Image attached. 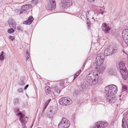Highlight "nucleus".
<instances>
[{
    "mask_svg": "<svg viewBox=\"0 0 128 128\" xmlns=\"http://www.w3.org/2000/svg\"><path fill=\"white\" fill-rule=\"evenodd\" d=\"M106 98L107 100L110 102H114L116 100L114 95L117 92L116 86L114 84L109 85L105 87Z\"/></svg>",
    "mask_w": 128,
    "mask_h": 128,
    "instance_id": "nucleus-1",
    "label": "nucleus"
},
{
    "mask_svg": "<svg viewBox=\"0 0 128 128\" xmlns=\"http://www.w3.org/2000/svg\"><path fill=\"white\" fill-rule=\"evenodd\" d=\"M86 79L90 84H95L98 79V72L96 70H92L86 76Z\"/></svg>",
    "mask_w": 128,
    "mask_h": 128,
    "instance_id": "nucleus-2",
    "label": "nucleus"
},
{
    "mask_svg": "<svg viewBox=\"0 0 128 128\" xmlns=\"http://www.w3.org/2000/svg\"><path fill=\"white\" fill-rule=\"evenodd\" d=\"M72 102V100L69 98H63L60 99L59 101L60 104L63 106H66L71 104Z\"/></svg>",
    "mask_w": 128,
    "mask_h": 128,
    "instance_id": "nucleus-3",
    "label": "nucleus"
},
{
    "mask_svg": "<svg viewBox=\"0 0 128 128\" xmlns=\"http://www.w3.org/2000/svg\"><path fill=\"white\" fill-rule=\"evenodd\" d=\"M70 126L68 120L66 119L63 118L58 124V128H68Z\"/></svg>",
    "mask_w": 128,
    "mask_h": 128,
    "instance_id": "nucleus-4",
    "label": "nucleus"
},
{
    "mask_svg": "<svg viewBox=\"0 0 128 128\" xmlns=\"http://www.w3.org/2000/svg\"><path fill=\"white\" fill-rule=\"evenodd\" d=\"M56 4L55 1L52 0H49L48 1V3L46 6L47 9L49 10H52L56 8Z\"/></svg>",
    "mask_w": 128,
    "mask_h": 128,
    "instance_id": "nucleus-5",
    "label": "nucleus"
},
{
    "mask_svg": "<svg viewBox=\"0 0 128 128\" xmlns=\"http://www.w3.org/2000/svg\"><path fill=\"white\" fill-rule=\"evenodd\" d=\"M104 56L103 54H99L97 56L96 59V62L95 64H100L103 63Z\"/></svg>",
    "mask_w": 128,
    "mask_h": 128,
    "instance_id": "nucleus-6",
    "label": "nucleus"
},
{
    "mask_svg": "<svg viewBox=\"0 0 128 128\" xmlns=\"http://www.w3.org/2000/svg\"><path fill=\"white\" fill-rule=\"evenodd\" d=\"M116 50V49L114 48L110 47V48H107L105 49L104 52V54L106 56L110 55L115 52Z\"/></svg>",
    "mask_w": 128,
    "mask_h": 128,
    "instance_id": "nucleus-7",
    "label": "nucleus"
},
{
    "mask_svg": "<svg viewBox=\"0 0 128 128\" xmlns=\"http://www.w3.org/2000/svg\"><path fill=\"white\" fill-rule=\"evenodd\" d=\"M122 36L125 43L128 44V30L126 29L123 30Z\"/></svg>",
    "mask_w": 128,
    "mask_h": 128,
    "instance_id": "nucleus-8",
    "label": "nucleus"
},
{
    "mask_svg": "<svg viewBox=\"0 0 128 128\" xmlns=\"http://www.w3.org/2000/svg\"><path fill=\"white\" fill-rule=\"evenodd\" d=\"M108 124L106 122H98L93 128H105L107 126Z\"/></svg>",
    "mask_w": 128,
    "mask_h": 128,
    "instance_id": "nucleus-9",
    "label": "nucleus"
},
{
    "mask_svg": "<svg viewBox=\"0 0 128 128\" xmlns=\"http://www.w3.org/2000/svg\"><path fill=\"white\" fill-rule=\"evenodd\" d=\"M95 64L96 65V68L99 73H102L104 71L106 67L102 63L99 64H98V63Z\"/></svg>",
    "mask_w": 128,
    "mask_h": 128,
    "instance_id": "nucleus-10",
    "label": "nucleus"
},
{
    "mask_svg": "<svg viewBox=\"0 0 128 128\" xmlns=\"http://www.w3.org/2000/svg\"><path fill=\"white\" fill-rule=\"evenodd\" d=\"M124 117L122 120V126L123 128H125L124 126L125 122L126 124L127 128H128V113L125 114H124Z\"/></svg>",
    "mask_w": 128,
    "mask_h": 128,
    "instance_id": "nucleus-11",
    "label": "nucleus"
},
{
    "mask_svg": "<svg viewBox=\"0 0 128 128\" xmlns=\"http://www.w3.org/2000/svg\"><path fill=\"white\" fill-rule=\"evenodd\" d=\"M102 30L106 34L109 33L110 30V28L109 26L104 23L102 24Z\"/></svg>",
    "mask_w": 128,
    "mask_h": 128,
    "instance_id": "nucleus-12",
    "label": "nucleus"
},
{
    "mask_svg": "<svg viewBox=\"0 0 128 128\" xmlns=\"http://www.w3.org/2000/svg\"><path fill=\"white\" fill-rule=\"evenodd\" d=\"M61 2L64 6H71L72 4V0H62Z\"/></svg>",
    "mask_w": 128,
    "mask_h": 128,
    "instance_id": "nucleus-13",
    "label": "nucleus"
},
{
    "mask_svg": "<svg viewBox=\"0 0 128 128\" xmlns=\"http://www.w3.org/2000/svg\"><path fill=\"white\" fill-rule=\"evenodd\" d=\"M8 23L10 28H14L16 27V23L14 20L12 19H10L8 20Z\"/></svg>",
    "mask_w": 128,
    "mask_h": 128,
    "instance_id": "nucleus-14",
    "label": "nucleus"
},
{
    "mask_svg": "<svg viewBox=\"0 0 128 128\" xmlns=\"http://www.w3.org/2000/svg\"><path fill=\"white\" fill-rule=\"evenodd\" d=\"M122 76V77L124 80H126L128 77V71L127 70H124V71L122 72L121 71L120 72Z\"/></svg>",
    "mask_w": 128,
    "mask_h": 128,
    "instance_id": "nucleus-15",
    "label": "nucleus"
},
{
    "mask_svg": "<svg viewBox=\"0 0 128 128\" xmlns=\"http://www.w3.org/2000/svg\"><path fill=\"white\" fill-rule=\"evenodd\" d=\"M120 67V71L121 72V71L122 72L124 71V70H127L124 66V64L122 62H120L119 64Z\"/></svg>",
    "mask_w": 128,
    "mask_h": 128,
    "instance_id": "nucleus-16",
    "label": "nucleus"
},
{
    "mask_svg": "<svg viewBox=\"0 0 128 128\" xmlns=\"http://www.w3.org/2000/svg\"><path fill=\"white\" fill-rule=\"evenodd\" d=\"M32 5L29 4H28L22 6L21 7L22 9L23 10H28L29 8L31 7Z\"/></svg>",
    "mask_w": 128,
    "mask_h": 128,
    "instance_id": "nucleus-17",
    "label": "nucleus"
},
{
    "mask_svg": "<svg viewBox=\"0 0 128 128\" xmlns=\"http://www.w3.org/2000/svg\"><path fill=\"white\" fill-rule=\"evenodd\" d=\"M127 90V88L126 86H123V87L122 89V91L121 92V95H120V98L121 97V96H124V95H122V94H123L124 93H125V91L126 90Z\"/></svg>",
    "mask_w": 128,
    "mask_h": 128,
    "instance_id": "nucleus-18",
    "label": "nucleus"
},
{
    "mask_svg": "<svg viewBox=\"0 0 128 128\" xmlns=\"http://www.w3.org/2000/svg\"><path fill=\"white\" fill-rule=\"evenodd\" d=\"M17 112H19V113H18V116H20V120H21L22 119H24V114H22L20 112V111L19 110H17Z\"/></svg>",
    "mask_w": 128,
    "mask_h": 128,
    "instance_id": "nucleus-19",
    "label": "nucleus"
},
{
    "mask_svg": "<svg viewBox=\"0 0 128 128\" xmlns=\"http://www.w3.org/2000/svg\"><path fill=\"white\" fill-rule=\"evenodd\" d=\"M45 90L46 92L47 93H49L50 92V87L48 86H45Z\"/></svg>",
    "mask_w": 128,
    "mask_h": 128,
    "instance_id": "nucleus-20",
    "label": "nucleus"
},
{
    "mask_svg": "<svg viewBox=\"0 0 128 128\" xmlns=\"http://www.w3.org/2000/svg\"><path fill=\"white\" fill-rule=\"evenodd\" d=\"M13 103L15 106L18 105L19 103V99L18 98L14 99L13 101Z\"/></svg>",
    "mask_w": 128,
    "mask_h": 128,
    "instance_id": "nucleus-21",
    "label": "nucleus"
},
{
    "mask_svg": "<svg viewBox=\"0 0 128 128\" xmlns=\"http://www.w3.org/2000/svg\"><path fill=\"white\" fill-rule=\"evenodd\" d=\"M81 72V70H80L74 74V80L80 74Z\"/></svg>",
    "mask_w": 128,
    "mask_h": 128,
    "instance_id": "nucleus-22",
    "label": "nucleus"
},
{
    "mask_svg": "<svg viewBox=\"0 0 128 128\" xmlns=\"http://www.w3.org/2000/svg\"><path fill=\"white\" fill-rule=\"evenodd\" d=\"M30 56L29 54V53L27 51L26 52V60H28L29 61L30 60V58H29Z\"/></svg>",
    "mask_w": 128,
    "mask_h": 128,
    "instance_id": "nucleus-23",
    "label": "nucleus"
},
{
    "mask_svg": "<svg viewBox=\"0 0 128 128\" xmlns=\"http://www.w3.org/2000/svg\"><path fill=\"white\" fill-rule=\"evenodd\" d=\"M25 118H24V119H22L21 120H20L21 122L22 123V124H25L26 123L27 121L25 120Z\"/></svg>",
    "mask_w": 128,
    "mask_h": 128,
    "instance_id": "nucleus-24",
    "label": "nucleus"
},
{
    "mask_svg": "<svg viewBox=\"0 0 128 128\" xmlns=\"http://www.w3.org/2000/svg\"><path fill=\"white\" fill-rule=\"evenodd\" d=\"M4 53L2 52L0 55V60H3L4 59Z\"/></svg>",
    "mask_w": 128,
    "mask_h": 128,
    "instance_id": "nucleus-25",
    "label": "nucleus"
},
{
    "mask_svg": "<svg viewBox=\"0 0 128 128\" xmlns=\"http://www.w3.org/2000/svg\"><path fill=\"white\" fill-rule=\"evenodd\" d=\"M23 24L26 25H30L31 24V22H29L28 20L24 21L23 22Z\"/></svg>",
    "mask_w": 128,
    "mask_h": 128,
    "instance_id": "nucleus-26",
    "label": "nucleus"
},
{
    "mask_svg": "<svg viewBox=\"0 0 128 128\" xmlns=\"http://www.w3.org/2000/svg\"><path fill=\"white\" fill-rule=\"evenodd\" d=\"M14 32V30L12 28L8 29V32L10 34H11Z\"/></svg>",
    "mask_w": 128,
    "mask_h": 128,
    "instance_id": "nucleus-27",
    "label": "nucleus"
},
{
    "mask_svg": "<svg viewBox=\"0 0 128 128\" xmlns=\"http://www.w3.org/2000/svg\"><path fill=\"white\" fill-rule=\"evenodd\" d=\"M54 92L57 93V94H58L60 93V90L58 88H56L55 89Z\"/></svg>",
    "mask_w": 128,
    "mask_h": 128,
    "instance_id": "nucleus-28",
    "label": "nucleus"
},
{
    "mask_svg": "<svg viewBox=\"0 0 128 128\" xmlns=\"http://www.w3.org/2000/svg\"><path fill=\"white\" fill-rule=\"evenodd\" d=\"M80 87L82 88V90H84L86 88V86L85 84H82L81 85Z\"/></svg>",
    "mask_w": 128,
    "mask_h": 128,
    "instance_id": "nucleus-29",
    "label": "nucleus"
},
{
    "mask_svg": "<svg viewBox=\"0 0 128 128\" xmlns=\"http://www.w3.org/2000/svg\"><path fill=\"white\" fill-rule=\"evenodd\" d=\"M28 20L29 22H31V23H32V21L33 20V19L32 17L31 16H30L29 17Z\"/></svg>",
    "mask_w": 128,
    "mask_h": 128,
    "instance_id": "nucleus-30",
    "label": "nucleus"
},
{
    "mask_svg": "<svg viewBox=\"0 0 128 128\" xmlns=\"http://www.w3.org/2000/svg\"><path fill=\"white\" fill-rule=\"evenodd\" d=\"M79 94V92L78 90H76L74 92V95H78Z\"/></svg>",
    "mask_w": 128,
    "mask_h": 128,
    "instance_id": "nucleus-31",
    "label": "nucleus"
},
{
    "mask_svg": "<svg viewBox=\"0 0 128 128\" xmlns=\"http://www.w3.org/2000/svg\"><path fill=\"white\" fill-rule=\"evenodd\" d=\"M38 0H33L31 1L32 4H36L38 3Z\"/></svg>",
    "mask_w": 128,
    "mask_h": 128,
    "instance_id": "nucleus-32",
    "label": "nucleus"
},
{
    "mask_svg": "<svg viewBox=\"0 0 128 128\" xmlns=\"http://www.w3.org/2000/svg\"><path fill=\"white\" fill-rule=\"evenodd\" d=\"M18 91L19 92H23V90L22 88H20L18 89Z\"/></svg>",
    "mask_w": 128,
    "mask_h": 128,
    "instance_id": "nucleus-33",
    "label": "nucleus"
},
{
    "mask_svg": "<svg viewBox=\"0 0 128 128\" xmlns=\"http://www.w3.org/2000/svg\"><path fill=\"white\" fill-rule=\"evenodd\" d=\"M51 99H49L47 101H46V102L45 104L46 105H48L49 103L50 102Z\"/></svg>",
    "mask_w": 128,
    "mask_h": 128,
    "instance_id": "nucleus-34",
    "label": "nucleus"
},
{
    "mask_svg": "<svg viewBox=\"0 0 128 128\" xmlns=\"http://www.w3.org/2000/svg\"><path fill=\"white\" fill-rule=\"evenodd\" d=\"M64 82L63 80L61 81L60 82V84L61 86L63 87Z\"/></svg>",
    "mask_w": 128,
    "mask_h": 128,
    "instance_id": "nucleus-35",
    "label": "nucleus"
},
{
    "mask_svg": "<svg viewBox=\"0 0 128 128\" xmlns=\"http://www.w3.org/2000/svg\"><path fill=\"white\" fill-rule=\"evenodd\" d=\"M9 38L12 41H13L14 39V38L13 36H9Z\"/></svg>",
    "mask_w": 128,
    "mask_h": 128,
    "instance_id": "nucleus-36",
    "label": "nucleus"
},
{
    "mask_svg": "<svg viewBox=\"0 0 128 128\" xmlns=\"http://www.w3.org/2000/svg\"><path fill=\"white\" fill-rule=\"evenodd\" d=\"M19 83L20 85L22 86L24 85V82L23 80H21L20 82Z\"/></svg>",
    "mask_w": 128,
    "mask_h": 128,
    "instance_id": "nucleus-37",
    "label": "nucleus"
},
{
    "mask_svg": "<svg viewBox=\"0 0 128 128\" xmlns=\"http://www.w3.org/2000/svg\"><path fill=\"white\" fill-rule=\"evenodd\" d=\"M88 1L91 3H92L94 2L95 0H87Z\"/></svg>",
    "mask_w": 128,
    "mask_h": 128,
    "instance_id": "nucleus-38",
    "label": "nucleus"
},
{
    "mask_svg": "<svg viewBox=\"0 0 128 128\" xmlns=\"http://www.w3.org/2000/svg\"><path fill=\"white\" fill-rule=\"evenodd\" d=\"M48 106V105H46V104H45L44 105V110H43V111H44V110L46 109V108L47 106Z\"/></svg>",
    "mask_w": 128,
    "mask_h": 128,
    "instance_id": "nucleus-39",
    "label": "nucleus"
},
{
    "mask_svg": "<svg viewBox=\"0 0 128 128\" xmlns=\"http://www.w3.org/2000/svg\"><path fill=\"white\" fill-rule=\"evenodd\" d=\"M48 116L49 118H52V115L50 114H49Z\"/></svg>",
    "mask_w": 128,
    "mask_h": 128,
    "instance_id": "nucleus-40",
    "label": "nucleus"
},
{
    "mask_svg": "<svg viewBox=\"0 0 128 128\" xmlns=\"http://www.w3.org/2000/svg\"><path fill=\"white\" fill-rule=\"evenodd\" d=\"M28 86H29V85L28 84L26 85L25 86V88H24V90H26L27 89V88L28 87Z\"/></svg>",
    "mask_w": 128,
    "mask_h": 128,
    "instance_id": "nucleus-41",
    "label": "nucleus"
},
{
    "mask_svg": "<svg viewBox=\"0 0 128 128\" xmlns=\"http://www.w3.org/2000/svg\"><path fill=\"white\" fill-rule=\"evenodd\" d=\"M22 124V128H26V126L25 124Z\"/></svg>",
    "mask_w": 128,
    "mask_h": 128,
    "instance_id": "nucleus-42",
    "label": "nucleus"
},
{
    "mask_svg": "<svg viewBox=\"0 0 128 128\" xmlns=\"http://www.w3.org/2000/svg\"><path fill=\"white\" fill-rule=\"evenodd\" d=\"M17 29L18 30H20V26H18L17 28Z\"/></svg>",
    "mask_w": 128,
    "mask_h": 128,
    "instance_id": "nucleus-43",
    "label": "nucleus"
},
{
    "mask_svg": "<svg viewBox=\"0 0 128 128\" xmlns=\"http://www.w3.org/2000/svg\"><path fill=\"white\" fill-rule=\"evenodd\" d=\"M88 14H89V13H88V12H87L86 13V17H88V16H87L88 15Z\"/></svg>",
    "mask_w": 128,
    "mask_h": 128,
    "instance_id": "nucleus-44",
    "label": "nucleus"
},
{
    "mask_svg": "<svg viewBox=\"0 0 128 128\" xmlns=\"http://www.w3.org/2000/svg\"><path fill=\"white\" fill-rule=\"evenodd\" d=\"M87 24H88V26H89V27H90L91 25H90V23H87Z\"/></svg>",
    "mask_w": 128,
    "mask_h": 128,
    "instance_id": "nucleus-45",
    "label": "nucleus"
},
{
    "mask_svg": "<svg viewBox=\"0 0 128 128\" xmlns=\"http://www.w3.org/2000/svg\"><path fill=\"white\" fill-rule=\"evenodd\" d=\"M18 68H16V69H15V71H16V72H17L18 71Z\"/></svg>",
    "mask_w": 128,
    "mask_h": 128,
    "instance_id": "nucleus-46",
    "label": "nucleus"
},
{
    "mask_svg": "<svg viewBox=\"0 0 128 128\" xmlns=\"http://www.w3.org/2000/svg\"><path fill=\"white\" fill-rule=\"evenodd\" d=\"M101 13L102 14L104 13V11H102V12H101Z\"/></svg>",
    "mask_w": 128,
    "mask_h": 128,
    "instance_id": "nucleus-47",
    "label": "nucleus"
},
{
    "mask_svg": "<svg viewBox=\"0 0 128 128\" xmlns=\"http://www.w3.org/2000/svg\"><path fill=\"white\" fill-rule=\"evenodd\" d=\"M94 17H92V19H94Z\"/></svg>",
    "mask_w": 128,
    "mask_h": 128,
    "instance_id": "nucleus-48",
    "label": "nucleus"
}]
</instances>
